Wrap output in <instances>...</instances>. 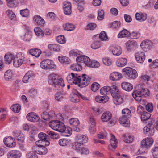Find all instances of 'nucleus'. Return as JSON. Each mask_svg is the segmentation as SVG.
<instances>
[{"label":"nucleus","mask_w":158,"mask_h":158,"mask_svg":"<svg viewBox=\"0 0 158 158\" xmlns=\"http://www.w3.org/2000/svg\"><path fill=\"white\" fill-rule=\"evenodd\" d=\"M21 37L25 41H29L31 39L32 35L31 32H27L25 33L22 34Z\"/></svg>","instance_id":"38"},{"label":"nucleus","mask_w":158,"mask_h":158,"mask_svg":"<svg viewBox=\"0 0 158 158\" xmlns=\"http://www.w3.org/2000/svg\"><path fill=\"white\" fill-rule=\"evenodd\" d=\"M108 100L109 98L106 95L103 96H97L95 98V100L96 102L102 103L106 102L108 101Z\"/></svg>","instance_id":"26"},{"label":"nucleus","mask_w":158,"mask_h":158,"mask_svg":"<svg viewBox=\"0 0 158 158\" xmlns=\"http://www.w3.org/2000/svg\"><path fill=\"white\" fill-rule=\"evenodd\" d=\"M99 139H107V133L106 132H100L97 135Z\"/></svg>","instance_id":"62"},{"label":"nucleus","mask_w":158,"mask_h":158,"mask_svg":"<svg viewBox=\"0 0 158 158\" xmlns=\"http://www.w3.org/2000/svg\"><path fill=\"white\" fill-rule=\"evenodd\" d=\"M48 81L49 84L52 85L54 89L56 90L61 89L65 86L63 80L54 73L49 75Z\"/></svg>","instance_id":"1"},{"label":"nucleus","mask_w":158,"mask_h":158,"mask_svg":"<svg viewBox=\"0 0 158 158\" xmlns=\"http://www.w3.org/2000/svg\"><path fill=\"white\" fill-rule=\"evenodd\" d=\"M26 118L28 121L33 122L38 121L40 118L36 114L33 112L28 114L27 115Z\"/></svg>","instance_id":"11"},{"label":"nucleus","mask_w":158,"mask_h":158,"mask_svg":"<svg viewBox=\"0 0 158 158\" xmlns=\"http://www.w3.org/2000/svg\"><path fill=\"white\" fill-rule=\"evenodd\" d=\"M37 146H33L32 149L33 151L30 152L27 154L28 158H38L36 153H37Z\"/></svg>","instance_id":"19"},{"label":"nucleus","mask_w":158,"mask_h":158,"mask_svg":"<svg viewBox=\"0 0 158 158\" xmlns=\"http://www.w3.org/2000/svg\"><path fill=\"white\" fill-rule=\"evenodd\" d=\"M69 141L65 139H61L59 141V144L61 146H64L69 144Z\"/></svg>","instance_id":"56"},{"label":"nucleus","mask_w":158,"mask_h":158,"mask_svg":"<svg viewBox=\"0 0 158 158\" xmlns=\"http://www.w3.org/2000/svg\"><path fill=\"white\" fill-rule=\"evenodd\" d=\"M110 135V144L109 145V148L110 150H113V149H115L116 148L118 141L114 135L111 134Z\"/></svg>","instance_id":"16"},{"label":"nucleus","mask_w":158,"mask_h":158,"mask_svg":"<svg viewBox=\"0 0 158 158\" xmlns=\"http://www.w3.org/2000/svg\"><path fill=\"white\" fill-rule=\"evenodd\" d=\"M56 40L60 44H64L66 41L64 36L62 35L57 36Z\"/></svg>","instance_id":"59"},{"label":"nucleus","mask_w":158,"mask_h":158,"mask_svg":"<svg viewBox=\"0 0 158 158\" xmlns=\"http://www.w3.org/2000/svg\"><path fill=\"white\" fill-rule=\"evenodd\" d=\"M81 53V51L76 49L72 50L69 52L70 55L73 56H77Z\"/></svg>","instance_id":"55"},{"label":"nucleus","mask_w":158,"mask_h":158,"mask_svg":"<svg viewBox=\"0 0 158 158\" xmlns=\"http://www.w3.org/2000/svg\"><path fill=\"white\" fill-rule=\"evenodd\" d=\"M21 106L19 104H15L12 105L11 109L15 113L19 112L21 110Z\"/></svg>","instance_id":"52"},{"label":"nucleus","mask_w":158,"mask_h":158,"mask_svg":"<svg viewBox=\"0 0 158 158\" xmlns=\"http://www.w3.org/2000/svg\"><path fill=\"white\" fill-rule=\"evenodd\" d=\"M127 60L126 58H120L117 60L116 64L118 67H123L127 64Z\"/></svg>","instance_id":"25"},{"label":"nucleus","mask_w":158,"mask_h":158,"mask_svg":"<svg viewBox=\"0 0 158 158\" xmlns=\"http://www.w3.org/2000/svg\"><path fill=\"white\" fill-rule=\"evenodd\" d=\"M15 57L14 55L11 53H8L6 54L4 57L5 63L8 64H10Z\"/></svg>","instance_id":"22"},{"label":"nucleus","mask_w":158,"mask_h":158,"mask_svg":"<svg viewBox=\"0 0 158 158\" xmlns=\"http://www.w3.org/2000/svg\"><path fill=\"white\" fill-rule=\"evenodd\" d=\"M59 123L55 130L61 133H63L65 129V126L63 123L60 121Z\"/></svg>","instance_id":"44"},{"label":"nucleus","mask_w":158,"mask_h":158,"mask_svg":"<svg viewBox=\"0 0 158 158\" xmlns=\"http://www.w3.org/2000/svg\"><path fill=\"white\" fill-rule=\"evenodd\" d=\"M70 68L73 71H80L82 69V67L79 64H74L71 65Z\"/></svg>","instance_id":"45"},{"label":"nucleus","mask_w":158,"mask_h":158,"mask_svg":"<svg viewBox=\"0 0 158 158\" xmlns=\"http://www.w3.org/2000/svg\"><path fill=\"white\" fill-rule=\"evenodd\" d=\"M6 14L11 20L14 19H15V15L11 10H8L6 11Z\"/></svg>","instance_id":"57"},{"label":"nucleus","mask_w":158,"mask_h":158,"mask_svg":"<svg viewBox=\"0 0 158 158\" xmlns=\"http://www.w3.org/2000/svg\"><path fill=\"white\" fill-rule=\"evenodd\" d=\"M29 53L33 56L36 57H38L41 53V51L37 48L31 49L29 51Z\"/></svg>","instance_id":"34"},{"label":"nucleus","mask_w":158,"mask_h":158,"mask_svg":"<svg viewBox=\"0 0 158 158\" xmlns=\"http://www.w3.org/2000/svg\"><path fill=\"white\" fill-rule=\"evenodd\" d=\"M48 152V150L45 147H38L37 146V153L39 154L45 155Z\"/></svg>","instance_id":"43"},{"label":"nucleus","mask_w":158,"mask_h":158,"mask_svg":"<svg viewBox=\"0 0 158 158\" xmlns=\"http://www.w3.org/2000/svg\"><path fill=\"white\" fill-rule=\"evenodd\" d=\"M63 27L64 30L68 31H73L75 28V27L74 25L70 23L64 24Z\"/></svg>","instance_id":"36"},{"label":"nucleus","mask_w":158,"mask_h":158,"mask_svg":"<svg viewBox=\"0 0 158 158\" xmlns=\"http://www.w3.org/2000/svg\"><path fill=\"white\" fill-rule=\"evenodd\" d=\"M76 74L73 73L69 74L67 77V80L68 82L71 84H76Z\"/></svg>","instance_id":"24"},{"label":"nucleus","mask_w":158,"mask_h":158,"mask_svg":"<svg viewBox=\"0 0 158 158\" xmlns=\"http://www.w3.org/2000/svg\"><path fill=\"white\" fill-rule=\"evenodd\" d=\"M25 60L23 54L20 53L15 56L13 60V65L15 67H19L21 66Z\"/></svg>","instance_id":"6"},{"label":"nucleus","mask_w":158,"mask_h":158,"mask_svg":"<svg viewBox=\"0 0 158 158\" xmlns=\"http://www.w3.org/2000/svg\"><path fill=\"white\" fill-rule=\"evenodd\" d=\"M85 79H83L80 83L78 84V86L81 88H83L87 86L90 82L91 78L86 75L85 76Z\"/></svg>","instance_id":"18"},{"label":"nucleus","mask_w":158,"mask_h":158,"mask_svg":"<svg viewBox=\"0 0 158 158\" xmlns=\"http://www.w3.org/2000/svg\"><path fill=\"white\" fill-rule=\"evenodd\" d=\"M34 75V74L33 72L28 71L23 77V81L25 83H27L29 79Z\"/></svg>","instance_id":"37"},{"label":"nucleus","mask_w":158,"mask_h":158,"mask_svg":"<svg viewBox=\"0 0 158 158\" xmlns=\"http://www.w3.org/2000/svg\"><path fill=\"white\" fill-rule=\"evenodd\" d=\"M77 142L73 144V148H78L79 146H81L84 143H85L88 141V138L85 135H78L76 137Z\"/></svg>","instance_id":"5"},{"label":"nucleus","mask_w":158,"mask_h":158,"mask_svg":"<svg viewBox=\"0 0 158 158\" xmlns=\"http://www.w3.org/2000/svg\"><path fill=\"white\" fill-rule=\"evenodd\" d=\"M109 86H105L102 88L100 90V92L101 94L103 95H106L107 93L109 92Z\"/></svg>","instance_id":"53"},{"label":"nucleus","mask_w":158,"mask_h":158,"mask_svg":"<svg viewBox=\"0 0 158 158\" xmlns=\"http://www.w3.org/2000/svg\"><path fill=\"white\" fill-rule=\"evenodd\" d=\"M79 94H80V93L77 91L73 93L71 98V101L74 102H79L80 101V97Z\"/></svg>","instance_id":"32"},{"label":"nucleus","mask_w":158,"mask_h":158,"mask_svg":"<svg viewBox=\"0 0 158 158\" xmlns=\"http://www.w3.org/2000/svg\"><path fill=\"white\" fill-rule=\"evenodd\" d=\"M14 136L16 138L17 140L20 143H23L25 139L24 135L20 131H16L15 132Z\"/></svg>","instance_id":"21"},{"label":"nucleus","mask_w":158,"mask_h":158,"mask_svg":"<svg viewBox=\"0 0 158 158\" xmlns=\"http://www.w3.org/2000/svg\"><path fill=\"white\" fill-rule=\"evenodd\" d=\"M37 91L35 89H30L28 92L27 95L31 98H33L37 95Z\"/></svg>","instance_id":"48"},{"label":"nucleus","mask_w":158,"mask_h":158,"mask_svg":"<svg viewBox=\"0 0 158 158\" xmlns=\"http://www.w3.org/2000/svg\"><path fill=\"white\" fill-rule=\"evenodd\" d=\"M126 45L127 50L128 51H131L136 48L137 44L135 40L131 39L126 43Z\"/></svg>","instance_id":"10"},{"label":"nucleus","mask_w":158,"mask_h":158,"mask_svg":"<svg viewBox=\"0 0 158 158\" xmlns=\"http://www.w3.org/2000/svg\"><path fill=\"white\" fill-rule=\"evenodd\" d=\"M86 75L85 74H83L82 75H79L78 74H76V84L77 83L80 84L81 81H82V79H85V76H86Z\"/></svg>","instance_id":"54"},{"label":"nucleus","mask_w":158,"mask_h":158,"mask_svg":"<svg viewBox=\"0 0 158 158\" xmlns=\"http://www.w3.org/2000/svg\"><path fill=\"white\" fill-rule=\"evenodd\" d=\"M5 145L7 147L13 148L16 145V142L13 138L11 136L5 137L3 140Z\"/></svg>","instance_id":"8"},{"label":"nucleus","mask_w":158,"mask_h":158,"mask_svg":"<svg viewBox=\"0 0 158 158\" xmlns=\"http://www.w3.org/2000/svg\"><path fill=\"white\" fill-rule=\"evenodd\" d=\"M149 94V91L147 89L143 88L141 85H138L136 87V90L132 94L135 99L139 101L141 100L142 96H148Z\"/></svg>","instance_id":"2"},{"label":"nucleus","mask_w":158,"mask_h":158,"mask_svg":"<svg viewBox=\"0 0 158 158\" xmlns=\"http://www.w3.org/2000/svg\"><path fill=\"white\" fill-rule=\"evenodd\" d=\"M109 50L114 55L118 56L122 53L121 48L118 46H111L109 48Z\"/></svg>","instance_id":"14"},{"label":"nucleus","mask_w":158,"mask_h":158,"mask_svg":"<svg viewBox=\"0 0 158 158\" xmlns=\"http://www.w3.org/2000/svg\"><path fill=\"white\" fill-rule=\"evenodd\" d=\"M123 74L129 79H134L137 76V73L134 69L130 67H126L123 69Z\"/></svg>","instance_id":"4"},{"label":"nucleus","mask_w":158,"mask_h":158,"mask_svg":"<svg viewBox=\"0 0 158 158\" xmlns=\"http://www.w3.org/2000/svg\"><path fill=\"white\" fill-rule=\"evenodd\" d=\"M35 34L40 37H42L44 35V33L42 30L39 27H36L34 29Z\"/></svg>","instance_id":"51"},{"label":"nucleus","mask_w":158,"mask_h":158,"mask_svg":"<svg viewBox=\"0 0 158 158\" xmlns=\"http://www.w3.org/2000/svg\"><path fill=\"white\" fill-rule=\"evenodd\" d=\"M100 87V85L98 83L94 82L91 86V89L94 92H96L98 90Z\"/></svg>","instance_id":"58"},{"label":"nucleus","mask_w":158,"mask_h":158,"mask_svg":"<svg viewBox=\"0 0 158 158\" xmlns=\"http://www.w3.org/2000/svg\"><path fill=\"white\" fill-rule=\"evenodd\" d=\"M14 75L12 70L9 69L7 70L4 73V78L7 81H9L12 79Z\"/></svg>","instance_id":"35"},{"label":"nucleus","mask_w":158,"mask_h":158,"mask_svg":"<svg viewBox=\"0 0 158 158\" xmlns=\"http://www.w3.org/2000/svg\"><path fill=\"white\" fill-rule=\"evenodd\" d=\"M151 44V41L149 40H144L141 43L140 46L143 50L146 51L149 49Z\"/></svg>","instance_id":"28"},{"label":"nucleus","mask_w":158,"mask_h":158,"mask_svg":"<svg viewBox=\"0 0 158 158\" xmlns=\"http://www.w3.org/2000/svg\"><path fill=\"white\" fill-rule=\"evenodd\" d=\"M22 156L20 151L17 150H12L9 151L7 155L8 158H20Z\"/></svg>","instance_id":"12"},{"label":"nucleus","mask_w":158,"mask_h":158,"mask_svg":"<svg viewBox=\"0 0 158 158\" xmlns=\"http://www.w3.org/2000/svg\"><path fill=\"white\" fill-rule=\"evenodd\" d=\"M34 20L38 25L43 26L45 23V21L40 16L38 15L34 17Z\"/></svg>","instance_id":"33"},{"label":"nucleus","mask_w":158,"mask_h":158,"mask_svg":"<svg viewBox=\"0 0 158 158\" xmlns=\"http://www.w3.org/2000/svg\"><path fill=\"white\" fill-rule=\"evenodd\" d=\"M122 88L125 91H130L133 89L132 85L129 82H123L121 84Z\"/></svg>","instance_id":"29"},{"label":"nucleus","mask_w":158,"mask_h":158,"mask_svg":"<svg viewBox=\"0 0 158 158\" xmlns=\"http://www.w3.org/2000/svg\"><path fill=\"white\" fill-rule=\"evenodd\" d=\"M47 133L52 139H57L58 136L55 133L50 131H48Z\"/></svg>","instance_id":"61"},{"label":"nucleus","mask_w":158,"mask_h":158,"mask_svg":"<svg viewBox=\"0 0 158 158\" xmlns=\"http://www.w3.org/2000/svg\"><path fill=\"white\" fill-rule=\"evenodd\" d=\"M135 18L137 20L141 22L145 21L147 18V15L145 13H137L135 14Z\"/></svg>","instance_id":"27"},{"label":"nucleus","mask_w":158,"mask_h":158,"mask_svg":"<svg viewBox=\"0 0 158 158\" xmlns=\"http://www.w3.org/2000/svg\"><path fill=\"white\" fill-rule=\"evenodd\" d=\"M73 148L76 150L79 153L81 154H88L89 153V151L87 148L82 147L81 146H79L78 148Z\"/></svg>","instance_id":"31"},{"label":"nucleus","mask_w":158,"mask_h":158,"mask_svg":"<svg viewBox=\"0 0 158 158\" xmlns=\"http://www.w3.org/2000/svg\"><path fill=\"white\" fill-rule=\"evenodd\" d=\"M65 96V95L64 93L58 92L55 94L54 98L56 101L61 102L64 98Z\"/></svg>","instance_id":"30"},{"label":"nucleus","mask_w":158,"mask_h":158,"mask_svg":"<svg viewBox=\"0 0 158 158\" xmlns=\"http://www.w3.org/2000/svg\"><path fill=\"white\" fill-rule=\"evenodd\" d=\"M109 92L113 97H114L119 94V90L117 86L112 85L111 87H109Z\"/></svg>","instance_id":"20"},{"label":"nucleus","mask_w":158,"mask_h":158,"mask_svg":"<svg viewBox=\"0 0 158 158\" xmlns=\"http://www.w3.org/2000/svg\"><path fill=\"white\" fill-rule=\"evenodd\" d=\"M143 131L148 136L153 135L154 133V129L152 123H148L144 128Z\"/></svg>","instance_id":"7"},{"label":"nucleus","mask_w":158,"mask_h":158,"mask_svg":"<svg viewBox=\"0 0 158 158\" xmlns=\"http://www.w3.org/2000/svg\"><path fill=\"white\" fill-rule=\"evenodd\" d=\"M112 117L111 113L109 111L103 113L101 117V119L102 122H107L110 120Z\"/></svg>","instance_id":"17"},{"label":"nucleus","mask_w":158,"mask_h":158,"mask_svg":"<svg viewBox=\"0 0 158 158\" xmlns=\"http://www.w3.org/2000/svg\"><path fill=\"white\" fill-rule=\"evenodd\" d=\"M63 9L64 13L67 15H70L72 12L71 5L69 2H64L63 3Z\"/></svg>","instance_id":"15"},{"label":"nucleus","mask_w":158,"mask_h":158,"mask_svg":"<svg viewBox=\"0 0 158 158\" xmlns=\"http://www.w3.org/2000/svg\"><path fill=\"white\" fill-rule=\"evenodd\" d=\"M7 6L10 8L15 7L18 4V2L16 0H6Z\"/></svg>","instance_id":"39"},{"label":"nucleus","mask_w":158,"mask_h":158,"mask_svg":"<svg viewBox=\"0 0 158 158\" xmlns=\"http://www.w3.org/2000/svg\"><path fill=\"white\" fill-rule=\"evenodd\" d=\"M104 12L102 10H100L98 11V16L97 19L99 20L103 19L104 17Z\"/></svg>","instance_id":"60"},{"label":"nucleus","mask_w":158,"mask_h":158,"mask_svg":"<svg viewBox=\"0 0 158 158\" xmlns=\"http://www.w3.org/2000/svg\"><path fill=\"white\" fill-rule=\"evenodd\" d=\"M48 48L50 50L54 51H59L60 50V47L57 44H49L48 46Z\"/></svg>","instance_id":"42"},{"label":"nucleus","mask_w":158,"mask_h":158,"mask_svg":"<svg viewBox=\"0 0 158 158\" xmlns=\"http://www.w3.org/2000/svg\"><path fill=\"white\" fill-rule=\"evenodd\" d=\"M137 61L139 63H143L145 58V55L144 52L139 51L135 54Z\"/></svg>","instance_id":"13"},{"label":"nucleus","mask_w":158,"mask_h":158,"mask_svg":"<svg viewBox=\"0 0 158 158\" xmlns=\"http://www.w3.org/2000/svg\"><path fill=\"white\" fill-rule=\"evenodd\" d=\"M60 122V121L58 120H52L49 123V124L52 129L55 130Z\"/></svg>","instance_id":"47"},{"label":"nucleus","mask_w":158,"mask_h":158,"mask_svg":"<svg viewBox=\"0 0 158 158\" xmlns=\"http://www.w3.org/2000/svg\"><path fill=\"white\" fill-rule=\"evenodd\" d=\"M153 141L152 138H146L141 142V147L143 148L148 149L152 145Z\"/></svg>","instance_id":"9"},{"label":"nucleus","mask_w":158,"mask_h":158,"mask_svg":"<svg viewBox=\"0 0 158 158\" xmlns=\"http://www.w3.org/2000/svg\"><path fill=\"white\" fill-rule=\"evenodd\" d=\"M122 77V74L118 72H114L110 75V78L112 81H117Z\"/></svg>","instance_id":"23"},{"label":"nucleus","mask_w":158,"mask_h":158,"mask_svg":"<svg viewBox=\"0 0 158 158\" xmlns=\"http://www.w3.org/2000/svg\"><path fill=\"white\" fill-rule=\"evenodd\" d=\"M113 98L114 102L116 105H120L123 102V99L119 94Z\"/></svg>","instance_id":"40"},{"label":"nucleus","mask_w":158,"mask_h":158,"mask_svg":"<svg viewBox=\"0 0 158 158\" xmlns=\"http://www.w3.org/2000/svg\"><path fill=\"white\" fill-rule=\"evenodd\" d=\"M152 155L154 158H158V147H155L152 149Z\"/></svg>","instance_id":"64"},{"label":"nucleus","mask_w":158,"mask_h":158,"mask_svg":"<svg viewBox=\"0 0 158 158\" xmlns=\"http://www.w3.org/2000/svg\"><path fill=\"white\" fill-rule=\"evenodd\" d=\"M69 123L73 127L77 126L80 124L79 120L77 118H72L69 120Z\"/></svg>","instance_id":"49"},{"label":"nucleus","mask_w":158,"mask_h":158,"mask_svg":"<svg viewBox=\"0 0 158 158\" xmlns=\"http://www.w3.org/2000/svg\"><path fill=\"white\" fill-rule=\"evenodd\" d=\"M123 116L124 117H126L128 118L131 116V113L130 110L128 109H124L122 111Z\"/></svg>","instance_id":"50"},{"label":"nucleus","mask_w":158,"mask_h":158,"mask_svg":"<svg viewBox=\"0 0 158 158\" xmlns=\"http://www.w3.org/2000/svg\"><path fill=\"white\" fill-rule=\"evenodd\" d=\"M150 113L146 111H143L141 117V120L143 121H147L150 118Z\"/></svg>","instance_id":"46"},{"label":"nucleus","mask_w":158,"mask_h":158,"mask_svg":"<svg viewBox=\"0 0 158 158\" xmlns=\"http://www.w3.org/2000/svg\"><path fill=\"white\" fill-rule=\"evenodd\" d=\"M99 38L102 41H105L108 38L107 35L104 31H102L99 35Z\"/></svg>","instance_id":"63"},{"label":"nucleus","mask_w":158,"mask_h":158,"mask_svg":"<svg viewBox=\"0 0 158 158\" xmlns=\"http://www.w3.org/2000/svg\"><path fill=\"white\" fill-rule=\"evenodd\" d=\"M40 66L45 70H55L56 69V66L52 60H45L42 61L40 63Z\"/></svg>","instance_id":"3"},{"label":"nucleus","mask_w":158,"mask_h":158,"mask_svg":"<svg viewBox=\"0 0 158 158\" xmlns=\"http://www.w3.org/2000/svg\"><path fill=\"white\" fill-rule=\"evenodd\" d=\"M129 34L130 33L127 30L124 29L119 32L118 37L119 38L126 37L129 36Z\"/></svg>","instance_id":"41"}]
</instances>
